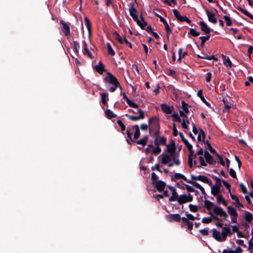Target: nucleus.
<instances>
[{"instance_id": "obj_1", "label": "nucleus", "mask_w": 253, "mask_h": 253, "mask_svg": "<svg viewBox=\"0 0 253 253\" xmlns=\"http://www.w3.org/2000/svg\"><path fill=\"white\" fill-rule=\"evenodd\" d=\"M106 74L107 76L104 79V83L112 85V86L108 88V90L111 92H113L118 87L122 89V86L118 79L110 72H108Z\"/></svg>"}, {"instance_id": "obj_2", "label": "nucleus", "mask_w": 253, "mask_h": 253, "mask_svg": "<svg viewBox=\"0 0 253 253\" xmlns=\"http://www.w3.org/2000/svg\"><path fill=\"white\" fill-rule=\"evenodd\" d=\"M148 123L149 125V130L150 134L153 133L154 135L157 136L160 133V123L157 117H152L149 119Z\"/></svg>"}, {"instance_id": "obj_3", "label": "nucleus", "mask_w": 253, "mask_h": 253, "mask_svg": "<svg viewBox=\"0 0 253 253\" xmlns=\"http://www.w3.org/2000/svg\"><path fill=\"white\" fill-rule=\"evenodd\" d=\"M213 212L214 214L211 211H209V213L211 215V218H213L215 220H219L217 215L223 217L225 220L228 217L227 213L220 207H215L213 209Z\"/></svg>"}, {"instance_id": "obj_4", "label": "nucleus", "mask_w": 253, "mask_h": 253, "mask_svg": "<svg viewBox=\"0 0 253 253\" xmlns=\"http://www.w3.org/2000/svg\"><path fill=\"white\" fill-rule=\"evenodd\" d=\"M178 204L179 205H182V204L187 203V202H191L193 201V196L190 194L188 195L182 194L178 196V198L176 199Z\"/></svg>"}, {"instance_id": "obj_5", "label": "nucleus", "mask_w": 253, "mask_h": 253, "mask_svg": "<svg viewBox=\"0 0 253 253\" xmlns=\"http://www.w3.org/2000/svg\"><path fill=\"white\" fill-rule=\"evenodd\" d=\"M206 12L208 18V20L210 22L215 24L217 22L216 18H215V14L217 11L215 9H211L209 11L208 9L206 10Z\"/></svg>"}, {"instance_id": "obj_6", "label": "nucleus", "mask_w": 253, "mask_h": 253, "mask_svg": "<svg viewBox=\"0 0 253 253\" xmlns=\"http://www.w3.org/2000/svg\"><path fill=\"white\" fill-rule=\"evenodd\" d=\"M137 113L139 114L138 116H131L128 114H126L125 116L131 121L136 122L139 120H142L145 118V112L141 109L137 110Z\"/></svg>"}, {"instance_id": "obj_7", "label": "nucleus", "mask_w": 253, "mask_h": 253, "mask_svg": "<svg viewBox=\"0 0 253 253\" xmlns=\"http://www.w3.org/2000/svg\"><path fill=\"white\" fill-rule=\"evenodd\" d=\"M166 218L169 222H180L182 220V217L178 213L169 214L166 215Z\"/></svg>"}, {"instance_id": "obj_8", "label": "nucleus", "mask_w": 253, "mask_h": 253, "mask_svg": "<svg viewBox=\"0 0 253 253\" xmlns=\"http://www.w3.org/2000/svg\"><path fill=\"white\" fill-rule=\"evenodd\" d=\"M231 101V99L229 96H226L224 97H223L222 101L224 104V109L223 110V112H229L231 106L230 101Z\"/></svg>"}, {"instance_id": "obj_9", "label": "nucleus", "mask_w": 253, "mask_h": 253, "mask_svg": "<svg viewBox=\"0 0 253 253\" xmlns=\"http://www.w3.org/2000/svg\"><path fill=\"white\" fill-rule=\"evenodd\" d=\"M172 11L175 17L178 20L181 22L186 21L188 23H190V20L186 16H181L177 10L174 9H173Z\"/></svg>"}, {"instance_id": "obj_10", "label": "nucleus", "mask_w": 253, "mask_h": 253, "mask_svg": "<svg viewBox=\"0 0 253 253\" xmlns=\"http://www.w3.org/2000/svg\"><path fill=\"white\" fill-rule=\"evenodd\" d=\"M185 225L187 226V230L189 231H191L193 229V223L192 221L188 220L187 218H186L185 217H182V223L181 226L182 227H183Z\"/></svg>"}, {"instance_id": "obj_11", "label": "nucleus", "mask_w": 253, "mask_h": 253, "mask_svg": "<svg viewBox=\"0 0 253 253\" xmlns=\"http://www.w3.org/2000/svg\"><path fill=\"white\" fill-rule=\"evenodd\" d=\"M204 157L206 162L211 165H214L216 163L215 160L214 159L213 157L209 153L207 150H205L204 151Z\"/></svg>"}, {"instance_id": "obj_12", "label": "nucleus", "mask_w": 253, "mask_h": 253, "mask_svg": "<svg viewBox=\"0 0 253 253\" xmlns=\"http://www.w3.org/2000/svg\"><path fill=\"white\" fill-rule=\"evenodd\" d=\"M129 12L130 16L132 17L134 21L136 20H137L138 16L137 11L134 7V4L133 3H130V7L129 9Z\"/></svg>"}, {"instance_id": "obj_13", "label": "nucleus", "mask_w": 253, "mask_h": 253, "mask_svg": "<svg viewBox=\"0 0 253 253\" xmlns=\"http://www.w3.org/2000/svg\"><path fill=\"white\" fill-rule=\"evenodd\" d=\"M168 187L171 191L172 193L171 196L169 198V200L170 201H175L178 198V195L176 192V189L172 186L169 185Z\"/></svg>"}, {"instance_id": "obj_14", "label": "nucleus", "mask_w": 253, "mask_h": 253, "mask_svg": "<svg viewBox=\"0 0 253 253\" xmlns=\"http://www.w3.org/2000/svg\"><path fill=\"white\" fill-rule=\"evenodd\" d=\"M182 179L187 182L188 183L190 184L191 181L190 180L188 179L183 174L179 173H175L173 177L171 178V181H175L176 180Z\"/></svg>"}, {"instance_id": "obj_15", "label": "nucleus", "mask_w": 253, "mask_h": 253, "mask_svg": "<svg viewBox=\"0 0 253 253\" xmlns=\"http://www.w3.org/2000/svg\"><path fill=\"white\" fill-rule=\"evenodd\" d=\"M92 52L89 49V48H83V53L84 55L87 56L90 59H92L94 57V55L95 54L96 51L94 50L93 48H90Z\"/></svg>"}, {"instance_id": "obj_16", "label": "nucleus", "mask_w": 253, "mask_h": 253, "mask_svg": "<svg viewBox=\"0 0 253 253\" xmlns=\"http://www.w3.org/2000/svg\"><path fill=\"white\" fill-rule=\"evenodd\" d=\"M166 183L162 180H159L153 184V186L159 192H162L164 191L166 187Z\"/></svg>"}, {"instance_id": "obj_17", "label": "nucleus", "mask_w": 253, "mask_h": 253, "mask_svg": "<svg viewBox=\"0 0 253 253\" xmlns=\"http://www.w3.org/2000/svg\"><path fill=\"white\" fill-rule=\"evenodd\" d=\"M221 56L222 59L223 63L226 67L231 68L233 66L229 57L223 54H221Z\"/></svg>"}, {"instance_id": "obj_18", "label": "nucleus", "mask_w": 253, "mask_h": 253, "mask_svg": "<svg viewBox=\"0 0 253 253\" xmlns=\"http://www.w3.org/2000/svg\"><path fill=\"white\" fill-rule=\"evenodd\" d=\"M93 68L100 75H102L103 72L106 71L104 65L101 61H99V63L93 67Z\"/></svg>"}, {"instance_id": "obj_19", "label": "nucleus", "mask_w": 253, "mask_h": 253, "mask_svg": "<svg viewBox=\"0 0 253 253\" xmlns=\"http://www.w3.org/2000/svg\"><path fill=\"white\" fill-rule=\"evenodd\" d=\"M135 21L142 29H145L147 26V23L142 16L140 17V18H138L137 20H136Z\"/></svg>"}, {"instance_id": "obj_20", "label": "nucleus", "mask_w": 253, "mask_h": 253, "mask_svg": "<svg viewBox=\"0 0 253 253\" xmlns=\"http://www.w3.org/2000/svg\"><path fill=\"white\" fill-rule=\"evenodd\" d=\"M173 157L172 154L170 155L165 154L163 156L161 159V163L164 165L168 164L172 159Z\"/></svg>"}, {"instance_id": "obj_21", "label": "nucleus", "mask_w": 253, "mask_h": 253, "mask_svg": "<svg viewBox=\"0 0 253 253\" xmlns=\"http://www.w3.org/2000/svg\"><path fill=\"white\" fill-rule=\"evenodd\" d=\"M101 101L104 105H107V101L109 100L108 93L107 92H100Z\"/></svg>"}, {"instance_id": "obj_22", "label": "nucleus", "mask_w": 253, "mask_h": 253, "mask_svg": "<svg viewBox=\"0 0 253 253\" xmlns=\"http://www.w3.org/2000/svg\"><path fill=\"white\" fill-rule=\"evenodd\" d=\"M212 232L213 238L217 241L222 242V238L220 236V232L217 231L216 229H212Z\"/></svg>"}, {"instance_id": "obj_23", "label": "nucleus", "mask_w": 253, "mask_h": 253, "mask_svg": "<svg viewBox=\"0 0 253 253\" xmlns=\"http://www.w3.org/2000/svg\"><path fill=\"white\" fill-rule=\"evenodd\" d=\"M61 25L62 27V30L64 33V35L66 36H69L70 34V28L69 26L67 24L62 22H61Z\"/></svg>"}, {"instance_id": "obj_24", "label": "nucleus", "mask_w": 253, "mask_h": 253, "mask_svg": "<svg viewBox=\"0 0 253 253\" xmlns=\"http://www.w3.org/2000/svg\"><path fill=\"white\" fill-rule=\"evenodd\" d=\"M199 25L201 26L202 31H203L206 34H209L210 33L211 30L205 22L204 21H201L199 23Z\"/></svg>"}, {"instance_id": "obj_25", "label": "nucleus", "mask_w": 253, "mask_h": 253, "mask_svg": "<svg viewBox=\"0 0 253 253\" xmlns=\"http://www.w3.org/2000/svg\"><path fill=\"white\" fill-rule=\"evenodd\" d=\"M154 144L156 147L152 150V154L157 155L161 152V148L160 147L159 144L158 143L157 139L154 140Z\"/></svg>"}, {"instance_id": "obj_26", "label": "nucleus", "mask_w": 253, "mask_h": 253, "mask_svg": "<svg viewBox=\"0 0 253 253\" xmlns=\"http://www.w3.org/2000/svg\"><path fill=\"white\" fill-rule=\"evenodd\" d=\"M162 110L167 114H170L172 113V110L170 107L167 104H162L161 105Z\"/></svg>"}, {"instance_id": "obj_27", "label": "nucleus", "mask_w": 253, "mask_h": 253, "mask_svg": "<svg viewBox=\"0 0 253 253\" xmlns=\"http://www.w3.org/2000/svg\"><path fill=\"white\" fill-rule=\"evenodd\" d=\"M229 232V229L228 227H223L222 229L221 232V238L222 241L224 242L226 240L227 237L228 235V232Z\"/></svg>"}, {"instance_id": "obj_28", "label": "nucleus", "mask_w": 253, "mask_h": 253, "mask_svg": "<svg viewBox=\"0 0 253 253\" xmlns=\"http://www.w3.org/2000/svg\"><path fill=\"white\" fill-rule=\"evenodd\" d=\"M186 147H187L188 151L189 154H190V155H194V150L193 149V146L192 145L189 143L188 141L186 139L184 142H183Z\"/></svg>"}, {"instance_id": "obj_29", "label": "nucleus", "mask_w": 253, "mask_h": 253, "mask_svg": "<svg viewBox=\"0 0 253 253\" xmlns=\"http://www.w3.org/2000/svg\"><path fill=\"white\" fill-rule=\"evenodd\" d=\"M201 181L208 184L210 186H212V182L211 180L208 178V177L204 175H200V180Z\"/></svg>"}, {"instance_id": "obj_30", "label": "nucleus", "mask_w": 253, "mask_h": 253, "mask_svg": "<svg viewBox=\"0 0 253 253\" xmlns=\"http://www.w3.org/2000/svg\"><path fill=\"white\" fill-rule=\"evenodd\" d=\"M230 197L232 200L235 201V202L234 204L236 207H243V205L240 202L239 198L237 196L230 193Z\"/></svg>"}, {"instance_id": "obj_31", "label": "nucleus", "mask_w": 253, "mask_h": 253, "mask_svg": "<svg viewBox=\"0 0 253 253\" xmlns=\"http://www.w3.org/2000/svg\"><path fill=\"white\" fill-rule=\"evenodd\" d=\"M132 128L135 129V131L134 132V139H137L140 135L139 127L138 125H135L133 126Z\"/></svg>"}, {"instance_id": "obj_32", "label": "nucleus", "mask_w": 253, "mask_h": 253, "mask_svg": "<svg viewBox=\"0 0 253 253\" xmlns=\"http://www.w3.org/2000/svg\"><path fill=\"white\" fill-rule=\"evenodd\" d=\"M160 21L162 22L165 25V30L167 34L169 35L170 34L171 31L167 21L163 17H160Z\"/></svg>"}, {"instance_id": "obj_33", "label": "nucleus", "mask_w": 253, "mask_h": 253, "mask_svg": "<svg viewBox=\"0 0 253 253\" xmlns=\"http://www.w3.org/2000/svg\"><path fill=\"white\" fill-rule=\"evenodd\" d=\"M245 219L247 222L251 223L253 219V214L249 211H245Z\"/></svg>"}, {"instance_id": "obj_34", "label": "nucleus", "mask_w": 253, "mask_h": 253, "mask_svg": "<svg viewBox=\"0 0 253 253\" xmlns=\"http://www.w3.org/2000/svg\"><path fill=\"white\" fill-rule=\"evenodd\" d=\"M190 184H191L195 188L199 189L201 191L202 194H206V192H205L204 188L200 184H199L198 183H197L196 181H192L191 182H190Z\"/></svg>"}, {"instance_id": "obj_35", "label": "nucleus", "mask_w": 253, "mask_h": 253, "mask_svg": "<svg viewBox=\"0 0 253 253\" xmlns=\"http://www.w3.org/2000/svg\"><path fill=\"white\" fill-rule=\"evenodd\" d=\"M148 140V136L145 135L144 136L143 138L140 139L137 141H136V143L137 144L142 145V146H145L147 144V142Z\"/></svg>"}, {"instance_id": "obj_36", "label": "nucleus", "mask_w": 253, "mask_h": 253, "mask_svg": "<svg viewBox=\"0 0 253 253\" xmlns=\"http://www.w3.org/2000/svg\"><path fill=\"white\" fill-rule=\"evenodd\" d=\"M206 137V134L204 130L202 129H199V133L198 135V141H202L205 142V138Z\"/></svg>"}, {"instance_id": "obj_37", "label": "nucleus", "mask_w": 253, "mask_h": 253, "mask_svg": "<svg viewBox=\"0 0 253 253\" xmlns=\"http://www.w3.org/2000/svg\"><path fill=\"white\" fill-rule=\"evenodd\" d=\"M228 212L231 215H236L238 216V214L236 211L235 209L231 206H229L227 207Z\"/></svg>"}, {"instance_id": "obj_38", "label": "nucleus", "mask_w": 253, "mask_h": 253, "mask_svg": "<svg viewBox=\"0 0 253 253\" xmlns=\"http://www.w3.org/2000/svg\"><path fill=\"white\" fill-rule=\"evenodd\" d=\"M105 115L107 117V118L110 119H112L113 118H115L117 117V115L115 114H114V113L110 109H107L106 111H105Z\"/></svg>"}, {"instance_id": "obj_39", "label": "nucleus", "mask_w": 253, "mask_h": 253, "mask_svg": "<svg viewBox=\"0 0 253 253\" xmlns=\"http://www.w3.org/2000/svg\"><path fill=\"white\" fill-rule=\"evenodd\" d=\"M187 55L186 51H183L182 48H179L178 61H180L181 59Z\"/></svg>"}, {"instance_id": "obj_40", "label": "nucleus", "mask_w": 253, "mask_h": 253, "mask_svg": "<svg viewBox=\"0 0 253 253\" xmlns=\"http://www.w3.org/2000/svg\"><path fill=\"white\" fill-rule=\"evenodd\" d=\"M216 197V200L218 203L222 204L224 206H227V202L223 198V196L221 195H218Z\"/></svg>"}, {"instance_id": "obj_41", "label": "nucleus", "mask_w": 253, "mask_h": 253, "mask_svg": "<svg viewBox=\"0 0 253 253\" xmlns=\"http://www.w3.org/2000/svg\"><path fill=\"white\" fill-rule=\"evenodd\" d=\"M167 150L168 152H170V154H172V155H174L173 154L175 150V143L174 142H172L171 145H167Z\"/></svg>"}, {"instance_id": "obj_42", "label": "nucleus", "mask_w": 253, "mask_h": 253, "mask_svg": "<svg viewBox=\"0 0 253 253\" xmlns=\"http://www.w3.org/2000/svg\"><path fill=\"white\" fill-rule=\"evenodd\" d=\"M155 139H157L158 143L160 145H166L167 138L165 137H157Z\"/></svg>"}, {"instance_id": "obj_43", "label": "nucleus", "mask_w": 253, "mask_h": 253, "mask_svg": "<svg viewBox=\"0 0 253 253\" xmlns=\"http://www.w3.org/2000/svg\"><path fill=\"white\" fill-rule=\"evenodd\" d=\"M188 104L186 103L184 100L181 101V108L183 111L187 114L189 113V110L188 108Z\"/></svg>"}, {"instance_id": "obj_44", "label": "nucleus", "mask_w": 253, "mask_h": 253, "mask_svg": "<svg viewBox=\"0 0 253 253\" xmlns=\"http://www.w3.org/2000/svg\"><path fill=\"white\" fill-rule=\"evenodd\" d=\"M212 177L214 179L215 181V184L214 185H212V186L220 189L222 180H221L219 177L216 176H213Z\"/></svg>"}, {"instance_id": "obj_45", "label": "nucleus", "mask_w": 253, "mask_h": 253, "mask_svg": "<svg viewBox=\"0 0 253 253\" xmlns=\"http://www.w3.org/2000/svg\"><path fill=\"white\" fill-rule=\"evenodd\" d=\"M198 56L200 58H202V59H208V60H214V61H217L218 60L217 57H215L213 55L208 56V55L204 54V56H200V55H198Z\"/></svg>"}, {"instance_id": "obj_46", "label": "nucleus", "mask_w": 253, "mask_h": 253, "mask_svg": "<svg viewBox=\"0 0 253 253\" xmlns=\"http://www.w3.org/2000/svg\"><path fill=\"white\" fill-rule=\"evenodd\" d=\"M117 40L118 41L120 42L122 44L126 43V44H128L131 46V44L129 42H127V41L126 40V39L125 37H122L120 36H118L117 37Z\"/></svg>"}, {"instance_id": "obj_47", "label": "nucleus", "mask_w": 253, "mask_h": 253, "mask_svg": "<svg viewBox=\"0 0 253 253\" xmlns=\"http://www.w3.org/2000/svg\"><path fill=\"white\" fill-rule=\"evenodd\" d=\"M211 186V193L214 196H216L220 192V189L212 186Z\"/></svg>"}, {"instance_id": "obj_48", "label": "nucleus", "mask_w": 253, "mask_h": 253, "mask_svg": "<svg viewBox=\"0 0 253 253\" xmlns=\"http://www.w3.org/2000/svg\"><path fill=\"white\" fill-rule=\"evenodd\" d=\"M205 207L208 210H210L212 207H213L214 204L212 202L206 200L204 202Z\"/></svg>"}, {"instance_id": "obj_49", "label": "nucleus", "mask_w": 253, "mask_h": 253, "mask_svg": "<svg viewBox=\"0 0 253 253\" xmlns=\"http://www.w3.org/2000/svg\"><path fill=\"white\" fill-rule=\"evenodd\" d=\"M238 9L240 12L244 13L245 15L249 17L251 19L253 20V15L251 14L250 13H249L248 11L242 8H239Z\"/></svg>"}, {"instance_id": "obj_50", "label": "nucleus", "mask_w": 253, "mask_h": 253, "mask_svg": "<svg viewBox=\"0 0 253 253\" xmlns=\"http://www.w3.org/2000/svg\"><path fill=\"white\" fill-rule=\"evenodd\" d=\"M151 181H152V184H155V183H156L157 181H159L158 180V176L157 175V174L155 172H152L151 173Z\"/></svg>"}, {"instance_id": "obj_51", "label": "nucleus", "mask_w": 253, "mask_h": 253, "mask_svg": "<svg viewBox=\"0 0 253 253\" xmlns=\"http://www.w3.org/2000/svg\"><path fill=\"white\" fill-rule=\"evenodd\" d=\"M171 117L173 118V121L174 122H181V119L177 113H174L171 115Z\"/></svg>"}, {"instance_id": "obj_52", "label": "nucleus", "mask_w": 253, "mask_h": 253, "mask_svg": "<svg viewBox=\"0 0 253 253\" xmlns=\"http://www.w3.org/2000/svg\"><path fill=\"white\" fill-rule=\"evenodd\" d=\"M84 22H85V25L88 30L89 34H90L91 27H90V21L87 17L84 18Z\"/></svg>"}, {"instance_id": "obj_53", "label": "nucleus", "mask_w": 253, "mask_h": 253, "mask_svg": "<svg viewBox=\"0 0 253 253\" xmlns=\"http://www.w3.org/2000/svg\"><path fill=\"white\" fill-rule=\"evenodd\" d=\"M206 143L208 147L209 150L211 153L214 154H215L216 153H217L215 150L212 147L211 143H210V142L208 140L206 141Z\"/></svg>"}, {"instance_id": "obj_54", "label": "nucleus", "mask_w": 253, "mask_h": 253, "mask_svg": "<svg viewBox=\"0 0 253 253\" xmlns=\"http://www.w3.org/2000/svg\"><path fill=\"white\" fill-rule=\"evenodd\" d=\"M126 103L129 105V106L130 107H132L133 108H138V105L136 103L133 102L132 101H131L130 99L128 100Z\"/></svg>"}, {"instance_id": "obj_55", "label": "nucleus", "mask_w": 253, "mask_h": 253, "mask_svg": "<svg viewBox=\"0 0 253 253\" xmlns=\"http://www.w3.org/2000/svg\"><path fill=\"white\" fill-rule=\"evenodd\" d=\"M185 215L186 216V218H187L188 220H194L195 219H199V218H196L194 215L191 214V213H189L188 212H185Z\"/></svg>"}, {"instance_id": "obj_56", "label": "nucleus", "mask_w": 253, "mask_h": 253, "mask_svg": "<svg viewBox=\"0 0 253 253\" xmlns=\"http://www.w3.org/2000/svg\"><path fill=\"white\" fill-rule=\"evenodd\" d=\"M185 188L187 191L190 192H196L197 193H198V191L196 190L193 187H192L190 185H189L188 184H184Z\"/></svg>"}, {"instance_id": "obj_57", "label": "nucleus", "mask_w": 253, "mask_h": 253, "mask_svg": "<svg viewBox=\"0 0 253 253\" xmlns=\"http://www.w3.org/2000/svg\"><path fill=\"white\" fill-rule=\"evenodd\" d=\"M117 123L118 124V125L120 126L121 131H125L126 129V126L123 124L122 121L121 120H118L117 121Z\"/></svg>"}, {"instance_id": "obj_58", "label": "nucleus", "mask_w": 253, "mask_h": 253, "mask_svg": "<svg viewBox=\"0 0 253 253\" xmlns=\"http://www.w3.org/2000/svg\"><path fill=\"white\" fill-rule=\"evenodd\" d=\"M223 18L224 19L225 22H226V24L227 26L231 25L232 21L229 17H228V16L225 15L223 16Z\"/></svg>"}, {"instance_id": "obj_59", "label": "nucleus", "mask_w": 253, "mask_h": 253, "mask_svg": "<svg viewBox=\"0 0 253 253\" xmlns=\"http://www.w3.org/2000/svg\"><path fill=\"white\" fill-rule=\"evenodd\" d=\"M168 72L167 73V75L169 76H171V77H175L176 76V72L175 71L170 69H167Z\"/></svg>"}, {"instance_id": "obj_60", "label": "nucleus", "mask_w": 253, "mask_h": 253, "mask_svg": "<svg viewBox=\"0 0 253 253\" xmlns=\"http://www.w3.org/2000/svg\"><path fill=\"white\" fill-rule=\"evenodd\" d=\"M194 155H190V154H188V165L190 168H192L193 167V158Z\"/></svg>"}, {"instance_id": "obj_61", "label": "nucleus", "mask_w": 253, "mask_h": 253, "mask_svg": "<svg viewBox=\"0 0 253 253\" xmlns=\"http://www.w3.org/2000/svg\"><path fill=\"white\" fill-rule=\"evenodd\" d=\"M212 221L211 217H205L203 218L202 222L204 223H209Z\"/></svg>"}, {"instance_id": "obj_62", "label": "nucleus", "mask_w": 253, "mask_h": 253, "mask_svg": "<svg viewBox=\"0 0 253 253\" xmlns=\"http://www.w3.org/2000/svg\"><path fill=\"white\" fill-rule=\"evenodd\" d=\"M229 172L230 176L234 178H237V175L236 172L232 168H230L229 169Z\"/></svg>"}, {"instance_id": "obj_63", "label": "nucleus", "mask_w": 253, "mask_h": 253, "mask_svg": "<svg viewBox=\"0 0 253 253\" xmlns=\"http://www.w3.org/2000/svg\"><path fill=\"white\" fill-rule=\"evenodd\" d=\"M189 208L190 209V211H191L192 212H196L198 211V207L196 205L190 204L189 205Z\"/></svg>"}, {"instance_id": "obj_64", "label": "nucleus", "mask_w": 253, "mask_h": 253, "mask_svg": "<svg viewBox=\"0 0 253 253\" xmlns=\"http://www.w3.org/2000/svg\"><path fill=\"white\" fill-rule=\"evenodd\" d=\"M215 155L219 159L220 165L223 166H225V162L223 161L222 157L217 153H216Z\"/></svg>"}]
</instances>
